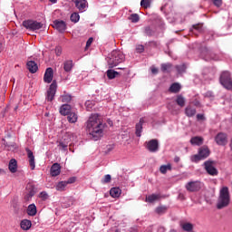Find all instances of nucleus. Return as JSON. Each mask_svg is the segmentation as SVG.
I'll return each mask as SVG.
<instances>
[{
  "label": "nucleus",
  "instance_id": "nucleus-1",
  "mask_svg": "<svg viewBox=\"0 0 232 232\" xmlns=\"http://www.w3.org/2000/svg\"><path fill=\"white\" fill-rule=\"evenodd\" d=\"M86 128L89 135H91L94 140H99L104 133L106 123L102 122L101 115L92 114L86 122Z\"/></svg>",
  "mask_w": 232,
  "mask_h": 232
},
{
  "label": "nucleus",
  "instance_id": "nucleus-2",
  "mask_svg": "<svg viewBox=\"0 0 232 232\" xmlns=\"http://www.w3.org/2000/svg\"><path fill=\"white\" fill-rule=\"evenodd\" d=\"M231 202V196L229 194V188L223 187L219 190V196L217 201V209H224V208H227L229 203Z\"/></svg>",
  "mask_w": 232,
  "mask_h": 232
},
{
  "label": "nucleus",
  "instance_id": "nucleus-3",
  "mask_svg": "<svg viewBox=\"0 0 232 232\" xmlns=\"http://www.w3.org/2000/svg\"><path fill=\"white\" fill-rule=\"evenodd\" d=\"M126 57L124 53H122L119 50H114L111 53L109 59L107 60L109 68H115V66H119L121 63H124Z\"/></svg>",
  "mask_w": 232,
  "mask_h": 232
},
{
  "label": "nucleus",
  "instance_id": "nucleus-4",
  "mask_svg": "<svg viewBox=\"0 0 232 232\" xmlns=\"http://www.w3.org/2000/svg\"><path fill=\"white\" fill-rule=\"evenodd\" d=\"M204 168L208 175L210 177H217L218 175V169H217V162L213 160H208L204 162Z\"/></svg>",
  "mask_w": 232,
  "mask_h": 232
},
{
  "label": "nucleus",
  "instance_id": "nucleus-5",
  "mask_svg": "<svg viewBox=\"0 0 232 232\" xmlns=\"http://www.w3.org/2000/svg\"><path fill=\"white\" fill-rule=\"evenodd\" d=\"M219 81L224 88H226L227 90H232V80L229 72H223L220 75Z\"/></svg>",
  "mask_w": 232,
  "mask_h": 232
},
{
  "label": "nucleus",
  "instance_id": "nucleus-6",
  "mask_svg": "<svg viewBox=\"0 0 232 232\" xmlns=\"http://www.w3.org/2000/svg\"><path fill=\"white\" fill-rule=\"evenodd\" d=\"M23 26H24V28L27 30L35 32V30H41V28H43V24L34 20H25L23 22Z\"/></svg>",
  "mask_w": 232,
  "mask_h": 232
},
{
  "label": "nucleus",
  "instance_id": "nucleus-7",
  "mask_svg": "<svg viewBox=\"0 0 232 232\" xmlns=\"http://www.w3.org/2000/svg\"><path fill=\"white\" fill-rule=\"evenodd\" d=\"M118 70H121V72H117L114 70H108L107 71V77L108 79H115V77H117V75H126L128 73H130V71H128V69H126V67H120L118 68Z\"/></svg>",
  "mask_w": 232,
  "mask_h": 232
},
{
  "label": "nucleus",
  "instance_id": "nucleus-8",
  "mask_svg": "<svg viewBox=\"0 0 232 232\" xmlns=\"http://www.w3.org/2000/svg\"><path fill=\"white\" fill-rule=\"evenodd\" d=\"M145 148L150 153H156L159 151V140L153 139L145 142Z\"/></svg>",
  "mask_w": 232,
  "mask_h": 232
},
{
  "label": "nucleus",
  "instance_id": "nucleus-9",
  "mask_svg": "<svg viewBox=\"0 0 232 232\" xmlns=\"http://www.w3.org/2000/svg\"><path fill=\"white\" fill-rule=\"evenodd\" d=\"M56 92H57V82L53 81L47 91L46 100L49 102H52V101H53Z\"/></svg>",
  "mask_w": 232,
  "mask_h": 232
},
{
  "label": "nucleus",
  "instance_id": "nucleus-10",
  "mask_svg": "<svg viewBox=\"0 0 232 232\" xmlns=\"http://www.w3.org/2000/svg\"><path fill=\"white\" fill-rule=\"evenodd\" d=\"M186 189L187 191H189L190 193H193L195 191H199L200 188H202L200 181H190L186 184Z\"/></svg>",
  "mask_w": 232,
  "mask_h": 232
},
{
  "label": "nucleus",
  "instance_id": "nucleus-11",
  "mask_svg": "<svg viewBox=\"0 0 232 232\" xmlns=\"http://www.w3.org/2000/svg\"><path fill=\"white\" fill-rule=\"evenodd\" d=\"M215 141L218 146H226L227 144V134L219 132L215 137Z\"/></svg>",
  "mask_w": 232,
  "mask_h": 232
},
{
  "label": "nucleus",
  "instance_id": "nucleus-12",
  "mask_svg": "<svg viewBox=\"0 0 232 232\" xmlns=\"http://www.w3.org/2000/svg\"><path fill=\"white\" fill-rule=\"evenodd\" d=\"M53 26L61 34L66 31V23L63 20H55Z\"/></svg>",
  "mask_w": 232,
  "mask_h": 232
},
{
  "label": "nucleus",
  "instance_id": "nucleus-13",
  "mask_svg": "<svg viewBox=\"0 0 232 232\" xmlns=\"http://www.w3.org/2000/svg\"><path fill=\"white\" fill-rule=\"evenodd\" d=\"M75 6L79 9V12H84L88 8V1L86 0H72Z\"/></svg>",
  "mask_w": 232,
  "mask_h": 232
},
{
  "label": "nucleus",
  "instance_id": "nucleus-14",
  "mask_svg": "<svg viewBox=\"0 0 232 232\" xmlns=\"http://www.w3.org/2000/svg\"><path fill=\"white\" fill-rule=\"evenodd\" d=\"M44 81V82H47V84H50V82L53 81V69H52V67L46 69Z\"/></svg>",
  "mask_w": 232,
  "mask_h": 232
},
{
  "label": "nucleus",
  "instance_id": "nucleus-15",
  "mask_svg": "<svg viewBox=\"0 0 232 232\" xmlns=\"http://www.w3.org/2000/svg\"><path fill=\"white\" fill-rule=\"evenodd\" d=\"M25 150L29 159L31 169H35V157L34 156V152L30 150V149H26Z\"/></svg>",
  "mask_w": 232,
  "mask_h": 232
},
{
  "label": "nucleus",
  "instance_id": "nucleus-16",
  "mask_svg": "<svg viewBox=\"0 0 232 232\" xmlns=\"http://www.w3.org/2000/svg\"><path fill=\"white\" fill-rule=\"evenodd\" d=\"M204 159V148L198 150V154L191 157V162H200Z\"/></svg>",
  "mask_w": 232,
  "mask_h": 232
},
{
  "label": "nucleus",
  "instance_id": "nucleus-17",
  "mask_svg": "<svg viewBox=\"0 0 232 232\" xmlns=\"http://www.w3.org/2000/svg\"><path fill=\"white\" fill-rule=\"evenodd\" d=\"M51 175L52 177H57L61 175V165L59 163H54L51 167Z\"/></svg>",
  "mask_w": 232,
  "mask_h": 232
},
{
  "label": "nucleus",
  "instance_id": "nucleus-18",
  "mask_svg": "<svg viewBox=\"0 0 232 232\" xmlns=\"http://www.w3.org/2000/svg\"><path fill=\"white\" fill-rule=\"evenodd\" d=\"M190 144L192 146H202L204 144V138L200 136H195L190 139Z\"/></svg>",
  "mask_w": 232,
  "mask_h": 232
},
{
  "label": "nucleus",
  "instance_id": "nucleus-19",
  "mask_svg": "<svg viewBox=\"0 0 232 232\" xmlns=\"http://www.w3.org/2000/svg\"><path fill=\"white\" fill-rule=\"evenodd\" d=\"M26 66H27V70H29L30 73H35L37 72V70H39L37 63L34 61L27 62Z\"/></svg>",
  "mask_w": 232,
  "mask_h": 232
},
{
  "label": "nucleus",
  "instance_id": "nucleus-20",
  "mask_svg": "<svg viewBox=\"0 0 232 232\" xmlns=\"http://www.w3.org/2000/svg\"><path fill=\"white\" fill-rule=\"evenodd\" d=\"M72 112V105L70 104H63L60 107V113L61 115H68Z\"/></svg>",
  "mask_w": 232,
  "mask_h": 232
},
{
  "label": "nucleus",
  "instance_id": "nucleus-21",
  "mask_svg": "<svg viewBox=\"0 0 232 232\" xmlns=\"http://www.w3.org/2000/svg\"><path fill=\"white\" fill-rule=\"evenodd\" d=\"M179 226L183 231L190 232L193 231V224L185 222V221H180Z\"/></svg>",
  "mask_w": 232,
  "mask_h": 232
},
{
  "label": "nucleus",
  "instance_id": "nucleus-22",
  "mask_svg": "<svg viewBox=\"0 0 232 232\" xmlns=\"http://www.w3.org/2000/svg\"><path fill=\"white\" fill-rule=\"evenodd\" d=\"M144 124V118H140V121L136 124V137H140L142 133V125Z\"/></svg>",
  "mask_w": 232,
  "mask_h": 232
},
{
  "label": "nucleus",
  "instance_id": "nucleus-23",
  "mask_svg": "<svg viewBox=\"0 0 232 232\" xmlns=\"http://www.w3.org/2000/svg\"><path fill=\"white\" fill-rule=\"evenodd\" d=\"M20 227L24 231H28V229H30V227H32V221H30L28 219H23L20 223Z\"/></svg>",
  "mask_w": 232,
  "mask_h": 232
},
{
  "label": "nucleus",
  "instance_id": "nucleus-24",
  "mask_svg": "<svg viewBox=\"0 0 232 232\" xmlns=\"http://www.w3.org/2000/svg\"><path fill=\"white\" fill-rule=\"evenodd\" d=\"M121 193H122V190H121L120 188H112L110 190V195L112 198H119L121 197Z\"/></svg>",
  "mask_w": 232,
  "mask_h": 232
},
{
  "label": "nucleus",
  "instance_id": "nucleus-25",
  "mask_svg": "<svg viewBox=\"0 0 232 232\" xmlns=\"http://www.w3.org/2000/svg\"><path fill=\"white\" fill-rule=\"evenodd\" d=\"M9 171H11V173H15L17 171V160H15V159H12L9 161Z\"/></svg>",
  "mask_w": 232,
  "mask_h": 232
},
{
  "label": "nucleus",
  "instance_id": "nucleus-26",
  "mask_svg": "<svg viewBox=\"0 0 232 232\" xmlns=\"http://www.w3.org/2000/svg\"><path fill=\"white\" fill-rule=\"evenodd\" d=\"M180 88L182 87L180 86L179 83L174 82L170 85L169 92L170 93H179V92H180Z\"/></svg>",
  "mask_w": 232,
  "mask_h": 232
},
{
  "label": "nucleus",
  "instance_id": "nucleus-27",
  "mask_svg": "<svg viewBox=\"0 0 232 232\" xmlns=\"http://www.w3.org/2000/svg\"><path fill=\"white\" fill-rule=\"evenodd\" d=\"M27 215L30 217H35V215H37V207L34 204L29 205L27 208Z\"/></svg>",
  "mask_w": 232,
  "mask_h": 232
},
{
  "label": "nucleus",
  "instance_id": "nucleus-28",
  "mask_svg": "<svg viewBox=\"0 0 232 232\" xmlns=\"http://www.w3.org/2000/svg\"><path fill=\"white\" fill-rule=\"evenodd\" d=\"M160 194H151L148 197H146V202H150V204L155 202L156 200H160Z\"/></svg>",
  "mask_w": 232,
  "mask_h": 232
},
{
  "label": "nucleus",
  "instance_id": "nucleus-29",
  "mask_svg": "<svg viewBox=\"0 0 232 232\" xmlns=\"http://www.w3.org/2000/svg\"><path fill=\"white\" fill-rule=\"evenodd\" d=\"M185 113H186L187 117H193L197 113V110L195 108L191 107V105H188L185 109Z\"/></svg>",
  "mask_w": 232,
  "mask_h": 232
},
{
  "label": "nucleus",
  "instance_id": "nucleus-30",
  "mask_svg": "<svg viewBox=\"0 0 232 232\" xmlns=\"http://www.w3.org/2000/svg\"><path fill=\"white\" fill-rule=\"evenodd\" d=\"M72 68H73V61L67 60L63 63V70L64 72H72Z\"/></svg>",
  "mask_w": 232,
  "mask_h": 232
},
{
  "label": "nucleus",
  "instance_id": "nucleus-31",
  "mask_svg": "<svg viewBox=\"0 0 232 232\" xmlns=\"http://www.w3.org/2000/svg\"><path fill=\"white\" fill-rule=\"evenodd\" d=\"M67 121L71 123V124H75V122H77V114L75 112H70L67 114Z\"/></svg>",
  "mask_w": 232,
  "mask_h": 232
},
{
  "label": "nucleus",
  "instance_id": "nucleus-32",
  "mask_svg": "<svg viewBox=\"0 0 232 232\" xmlns=\"http://www.w3.org/2000/svg\"><path fill=\"white\" fill-rule=\"evenodd\" d=\"M171 68H173V64L171 63L161 64V72H163L164 73H169V72H171Z\"/></svg>",
  "mask_w": 232,
  "mask_h": 232
},
{
  "label": "nucleus",
  "instance_id": "nucleus-33",
  "mask_svg": "<svg viewBox=\"0 0 232 232\" xmlns=\"http://www.w3.org/2000/svg\"><path fill=\"white\" fill-rule=\"evenodd\" d=\"M176 102L178 106H180V108H184L186 106V100L182 95L177 96Z\"/></svg>",
  "mask_w": 232,
  "mask_h": 232
},
{
  "label": "nucleus",
  "instance_id": "nucleus-34",
  "mask_svg": "<svg viewBox=\"0 0 232 232\" xmlns=\"http://www.w3.org/2000/svg\"><path fill=\"white\" fill-rule=\"evenodd\" d=\"M66 186H68V183L66 181H60L56 184V191H64L66 189Z\"/></svg>",
  "mask_w": 232,
  "mask_h": 232
},
{
  "label": "nucleus",
  "instance_id": "nucleus-35",
  "mask_svg": "<svg viewBox=\"0 0 232 232\" xmlns=\"http://www.w3.org/2000/svg\"><path fill=\"white\" fill-rule=\"evenodd\" d=\"M61 102H72V95L63 94L60 97Z\"/></svg>",
  "mask_w": 232,
  "mask_h": 232
},
{
  "label": "nucleus",
  "instance_id": "nucleus-36",
  "mask_svg": "<svg viewBox=\"0 0 232 232\" xmlns=\"http://www.w3.org/2000/svg\"><path fill=\"white\" fill-rule=\"evenodd\" d=\"M167 211H168V207L161 206L156 208V213L158 215H164V213H166Z\"/></svg>",
  "mask_w": 232,
  "mask_h": 232
},
{
  "label": "nucleus",
  "instance_id": "nucleus-37",
  "mask_svg": "<svg viewBox=\"0 0 232 232\" xmlns=\"http://www.w3.org/2000/svg\"><path fill=\"white\" fill-rule=\"evenodd\" d=\"M140 17L137 14H132L129 16V21H131V23H139Z\"/></svg>",
  "mask_w": 232,
  "mask_h": 232
},
{
  "label": "nucleus",
  "instance_id": "nucleus-38",
  "mask_svg": "<svg viewBox=\"0 0 232 232\" xmlns=\"http://www.w3.org/2000/svg\"><path fill=\"white\" fill-rule=\"evenodd\" d=\"M168 170H171V165H163L160 168V173L166 174L168 172Z\"/></svg>",
  "mask_w": 232,
  "mask_h": 232
},
{
  "label": "nucleus",
  "instance_id": "nucleus-39",
  "mask_svg": "<svg viewBox=\"0 0 232 232\" xmlns=\"http://www.w3.org/2000/svg\"><path fill=\"white\" fill-rule=\"evenodd\" d=\"M79 19H81V16L78 13H72L71 14V21L72 23H79Z\"/></svg>",
  "mask_w": 232,
  "mask_h": 232
},
{
  "label": "nucleus",
  "instance_id": "nucleus-40",
  "mask_svg": "<svg viewBox=\"0 0 232 232\" xmlns=\"http://www.w3.org/2000/svg\"><path fill=\"white\" fill-rule=\"evenodd\" d=\"M140 6L142 8H150L151 6V0H141Z\"/></svg>",
  "mask_w": 232,
  "mask_h": 232
},
{
  "label": "nucleus",
  "instance_id": "nucleus-41",
  "mask_svg": "<svg viewBox=\"0 0 232 232\" xmlns=\"http://www.w3.org/2000/svg\"><path fill=\"white\" fill-rule=\"evenodd\" d=\"M144 32H145L146 35H148L149 37H151V35H153V34H155V32H153V29L150 26H146L144 28Z\"/></svg>",
  "mask_w": 232,
  "mask_h": 232
},
{
  "label": "nucleus",
  "instance_id": "nucleus-42",
  "mask_svg": "<svg viewBox=\"0 0 232 232\" xmlns=\"http://www.w3.org/2000/svg\"><path fill=\"white\" fill-rule=\"evenodd\" d=\"M176 70L178 71V73H184L186 72V64L182 65H177Z\"/></svg>",
  "mask_w": 232,
  "mask_h": 232
},
{
  "label": "nucleus",
  "instance_id": "nucleus-43",
  "mask_svg": "<svg viewBox=\"0 0 232 232\" xmlns=\"http://www.w3.org/2000/svg\"><path fill=\"white\" fill-rule=\"evenodd\" d=\"M111 182V176L110 174H107L104 176L103 179H102V184H110Z\"/></svg>",
  "mask_w": 232,
  "mask_h": 232
},
{
  "label": "nucleus",
  "instance_id": "nucleus-44",
  "mask_svg": "<svg viewBox=\"0 0 232 232\" xmlns=\"http://www.w3.org/2000/svg\"><path fill=\"white\" fill-rule=\"evenodd\" d=\"M58 148H60V150H63L64 151H66V150H68V144L60 141L58 144Z\"/></svg>",
  "mask_w": 232,
  "mask_h": 232
},
{
  "label": "nucleus",
  "instance_id": "nucleus-45",
  "mask_svg": "<svg viewBox=\"0 0 232 232\" xmlns=\"http://www.w3.org/2000/svg\"><path fill=\"white\" fill-rule=\"evenodd\" d=\"M85 106H86L87 111H91L92 108H93V102L87 101L85 102Z\"/></svg>",
  "mask_w": 232,
  "mask_h": 232
},
{
  "label": "nucleus",
  "instance_id": "nucleus-46",
  "mask_svg": "<svg viewBox=\"0 0 232 232\" xmlns=\"http://www.w3.org/2000/svg\"><path fill=\"white\" fill-rule=\"evenodd\" d=\"M209 155H211V151L209 150V149L208 147H204V159H208V157H209Z\"/></svg>",
  "mask_w": 232,
  "mask_h": 232
},
{
  "label": "nucleus",
  "instance_id": "nucleus-47",
  "mask_svg": "<svg viewBox=\"0 0 232 232\" xmlns=\"http://www.w3.org/2000/svg\"><path fill=\"white\" fill-rule=\"evenodd\" d=\"M137 53H142L144 52V45L139 44L136 46Z\"/></svg>",
  "mask_w": 232,
  "mask_h": 232
},
{
  "label": "nucleus",
  "instance_id": "nucleus-48",
  "mask_svg": "<svg viewBox=\"0 0 232 232\" xmlns=\"http://www.w3.org/2000/svg\"><path fill=\"white\" fill-rule=\"evenodd\" d=\"M212 3L217 8H220L222 6V0H212Z\"/></svg>",
  "mask_w": 232,
  "mask_h": 232
},
{
  "label": "nucleus",
  "instance_id": "nucleus-49",
  "mask_svg": "<svg viewBox=\"0 0 232 232\" xmlns=\"http://www.w3.org/2000/svg\"><path fill=\"white\" fill-rule=\"evenodd\" d=\"M40 198H42V200H47L48 199V193H46L45 191H43L40 193L39 195Z\"/></svg>",
  "mask_w": 232,
  "mask_h": 232
},
{
  "label": "nucleus",
  "instance_id": "nucleus-50",
  "mask_svg": "<svg viewBox=\"0 0 232 232\" xmlns=\"http://www.w3.org/2000/svg\"><path fill=\"white\" fill-rule=\"evenodd\" d=\"M55 53H56L57 57H60L61 53H63V47L57 46L55 48Z\"/></svg>",
  "mask_w": 232,
  "mask_h": 232
},
{
  "label": "nucleus",
  "instance_id": "nucleus-51",
  "mask_svg": "<svg viewBox=\"0 0 232 232\" xmlns=\"http://www.w3.org/2000/svg\"><path fill=\"white\" fill-rule=\"evenodd\" d=\"M28 193L30 194V197H34V195H35V188L31 186V188H29Z\"/></svg>",
  "mask_w": 232,
  "mask_h": 232
},
{
  "label": "nucleus",
  "instance_id": "nucleus-52",
  "mask_svg": "<svg viewBox=\"0 0 232 232\" xmlns=\"http://www.w3.org/2000/svg\"><path fill=\"white\" fill-rule=\"evenodd\" d=\"M193 28L196 30V32H202V24L193 25Z\"/></svg>",
  "mask_w": 232,
  "mask_h": 232
},
{
  "label": "nucleus",
  "instance_id": "nucleus-53",
  "mask_svg": "<svg viewBox=\"0 0 232 232\" xmlns=\"http://www.w3.org/2000/svg\"><path fill=\"white\" fill-rule=\"evenodd\" d=\"M114 148H115V145L107 146V150H105V153H110V151H113Z\"/></svg>",
  "mask_w": 232,
  "mask_h": 232
},
{
  "label": "nucleus",
  "instance_id": "nucleus-54",
  "mask_svg": "<svg viewBox=\"0 0 232 232\" xmlns=\"http://www.w3.org/2000/svg\"><path fill=\"white\" fill-rule=\"evenodd\" d=\"M92 43H93V38H89L86 42V48H90V46H92Z\"/></svg>",
  "mask_w": 232,
  "mask_h": 232
},
{
  "label": "nucleus",
  "instance_id": "nucleus-55",
  "mask_svg": "<svg viewBox=\"0 0 232 232\" xmlns=\"http://www.w3.org/2000/svg\"><path fill=\"white\" fill-rule=\"evenodd\" d=\"M151 70V73H153V75H157V73H159V69H157L156 67L152 66L150 68Z\"/></svg>",
  "mask_w": 232,
  "mask_h": 232
},
{
  "label": "nucleus",
  "instance_id": "nucleus-56",
  "mask_svg": "<svg viewBox=\"0 0 232 232\" xmlns=\"http://www.w3.org/2000/svg\"><path fill=\"white\" fill-rule=\"evenodd\" d=\"M73 182H75V178H71V179H69L66 181L67 185H68V184H73Z\"/></svg>",
  "mask_w": 232,
  "mask_h": 232
},
{
  "label": "nucleus",
  "instance_id": "nucleus-57",
  "mask_svg": "<svg viewBox=\"0 0 232 232\" xmlns=\"http://www.w3.org/2000/svg\"><path fill=\"white\" fill-rule=\"evenodd\" d=\"M197 119L198 121H202V119H204V114H198Z\"/></svg>",
  "mask_w": 232,
  "mask_h": 232
},
{
  "label": "nucleus",
  "instance_id": "nucleus-58",
  "mask_svg": "<svg viewBox=\"0 0 232 232\" xmlns=\"http://www.w3.org/2000/svg\"><path fill=\"white\" fill-rule=\"evenodd\" d=\"M33 196H30L29 193H27L25 196H24V198L25 200H30V198H32Z\"/></svg>",
  "mask_w": 232,
  "mask_h": 232
},
{
  "label": "nucleus",
  "instance_id": "nucleus-59",
  "mask_svg": "<svg viewBox=\"0 0 232 232\" xmlns=\"http://www.w3.org/2000/svg\"><path fill=\"white\" fill-rule=\"evenodd\" d=\"M130 232H139L136 227H130Z\"/></svg>",
  "mask_w": 232,
  "mask_h": 232
},
{
  "label": "nucleus",
  "instance_id": "nucleus-60",
  "mask_svg": "<svg viewBox=\"0 0 232 232\" xmlns=\"http://www.w3.org/2000/svg\"><path fill=\"white\" fill-rule=\"evenodd\" d=\"M205 97H213V92H208L205 95Z\"/></svg>",
  "mask_w": 232,
  "mask_h": 232
},
{
  "label": "nucleus",
  "instance_id": "nucleus-61",
  "mask_svg": "<svg viewBox=\"0 0 232 232\" xmlns=\"http://www.w3.org/2000/svg\"><path fill=\"white\" fill-rule=\"evenodd\" d=\"M158 231H159V232H164V231H166V228L163 227H160L158 228Z\"/></svg>",
  "mask_w": 232,
  "mask_h": 232
},
{
  "label": "nucleus",
  "instance_id": "nucleus-62",
  "mask_svg": "<svg viewBox=\"0 0 232 232\" xmlns=\"http://www.w3.org/2000/svg\"><path fill=\"white\" fill-rule=\"evenodd\" d=\"M6 171L3 169H0V175H5Z\"/></svg>",
  "mask_w": 232,
  "mask_h": 232
},
{
  "label": "nucleus",
  "instance_id": "nucleus-63",
  "mask_svg": "<svg viewBox=\"0 0 232 232\" xmlns=\"http://www.w3.org/2000/svg\"><path fill=\"white\" fill-rule=\"evenodd\" d=\"M179 200H184V194H179Z\"/></svg>",
  "mask_w": 232,
  "mask_h": 232
},
{
  "label": "nucleus",
  "instance_id": "nucleus-64",
  "mask_svg": "<svg viewBox=\"0 0 232 232\" xmlns=\"http://www.w3.org/2000/svg\"><path fill=\"white\" fill-rule=\"evenodd\" d=\"M179 161H180V158L179 157L174 158V162H179Z\"/></svg>",
  "mask_w": 232,
  "mask_h": 232
}]
</instances>
